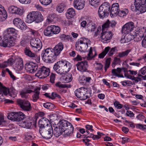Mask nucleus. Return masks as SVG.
I'll use <instances>...</instances> for the list:
<instances>
[{
	"label": "nucleus",
	"mask_w": 146,
	"mask_h": 146,
	"mask_svg": "<svg viewBox=\"0 0 146 146\" xmlns=\"http://www.w3.org/2000/svg\"><path fill=\"white\" fill-rule=\"evenodd\" d=\"M71 67V65L70 62L62 60L57 62L54 65L53 69L57 73L61 75L68 72Z\"/></svg>",
	"instance_id": "nucleus-1"
},
{
	"label": "nucleus",
	"mask_w": 146,
	"mask_h": 146,
	"mask_svg": "<svg viewBox=\"0 0 146 146\" xmlns=\"http://www.w3.org/2000/svg\"><path fill=\"white\" fill-rule=\"evenodd\" d=\"M58 127L63 129L65 135L68 136L73 132L74 127L72 125L66 121L61 120L58 122Z\"/></svg>",
	"instance_id": "nucleus-2"
},
{
	"label": "nucleus",
	"mask_w": 146,
	"mask_h": 146,
	"mask_svg": "<svg viewBox=\"0 0 146 146\" xmlns=\"http://www.w3.org/2000/svg\"><path fill=\"white\" fill-rule=\"evenodd\" d=\"M41 56L45 61H47L49 62H53L57 59L54 52H53L50 48L44 50L42 53Z\"/></svg>",
	"instance_id": "nucleus-3"
},
{
	"label": "nucleus",
	"mask_w": 146,
	"mask_h": 146,
	"mask_svg": "<svg viewBox=\"0 0 146 146\" xmlns=\"http://www.w3.org/2000/svg\"><path fill=\"white\" fill-rule=\"evenodd\" d=\"M78 44H76V49L81 52H84L86 51L88 47V45L90 44L89 39L85 38H80L78 41Z\"/></svg>",
	"instance_id": "nucleus-4"
},
{
	"label": "nucleus",
	"mask_w": 146,
	"mask_h": 146,
	"mask_svg": "<svg viewBox=\"0 0 146 146\" xmlns=\"http://www.w3.org/2000/svg\"><path fill=\"white\" fill-rule=\"evenodd\" d=\"M110 7V3L107 2L104 3L100 6L98 13L100 18H104L108 15Z\"/></svg>",
	"instance_id": "nucleus-5"
},
{
	"label": "nucleus",
	"mask_w": 146,
	"mask_h": 146,
	"mask_svg": "<svg viewBox=\"0 0 146 146\" xmlns=\"http://www.w3.org/2000/svg\"><path fill=\"white\" fill-rule=\"evenodd\" d=\"M39 132L41 135L46 139L50 138L52 136L53 131L51 125L46 126L44 128L39 129Z\"/></svg>",
	"instance_id": "nucleus-6"
},
{
	"label": "nucleus",
	"mask_w": 146,
	"mask_h": 146,
	"mask_svg": "<svg viewBox=\"0 0 146 146\" xmlns=\"http://www.w3.org/2000/svg\"><path fill=\"white\" fill-rule=\"evenodd\" d=\"M50 73L49 68L43 66L38 69L35 75L40 78H44L49 75Z\"/></svg>",
	"instance_id": "nucleus-7"
},
{
	"label": "nucleus",
	"mask_w": 146,
	"mask_h": 146,
	"mask_svg": "<svg viewBox=\"0 0 146 146\" xmlns=\"http://www.w3.org/2000/svg\"><path fill=\"white\" fill-rule=\"evenodd\" d=\"M87 91L86 88L81 87L76 90L75 91V94L76 96L80 100H85L88 97V96L87 95Z\"/></svg>",
	"instance_id": "nucleus-8"
},
{
	"label": "nucleus",
	"mask_w": 146,
	"mask_h": 146,
	"mask_svg": "<svg viewBox=\"0 0 146 146\" xmlns=\"http://www.w3.org/2000/svg\"><path fill=\"white\" fill-rule=\"evenodd\" d=\"M25 117V115L22 112H13L9 114L8 118L11 120L19 121L23 119Z\"/></svg>",
	"instance_id": "nucleus-9"
},
{
	"label": "nucleus",
	"mask_w": 146,
	"mask_h": 146,
	"mask_svg": "<svg viewBox=\"0 0 146 146\" xmlns=\"http://www.w3.org/2000/svg\"><path fill=\"white\" fill-rule=\"evenodd\" d=\"M17 102L18 104L23 110L26 111H31L32 107L30 102L28 101L19 99Z\"/></svg>",
	"instance_id": "nucleus-10"
},
{
	"label": "nucleus",
	"mask_w": 146,
	"mask_h": 146,
	"mask_svg": "<svg viewBox=\"0 0 146 146\" xmlns=\"http://www.w3.org/2000/svg\"><path fill=\"white\" fill-rule=\"evenodd\" d=\"M135 26L134 23L132 22H129L126 23L122 28V32L124 34L129 33L133 30Z\"/></svg>",
	"instance_id": "nucleus-11"
},
{
	"label": "nucleus",
	"mask_w": 146,
	"mask_h": 146,
	"mask_svg": "<svg viewBox=\"0 0 146 146\" xmlns=\"http://www.w3.org/2000/svg\"><path fill=\"white\" fill-rule=\"evenodd\" d=\"M30 44L32 47L36 48L38 50H40L42 46V43L40 39L35 38L31 40Z\"/></svg>",
	"instance_id": "nucleus-12"
},
{
	"label": "nucleus",
	"mask_w": 146,
	"mask_h": 146,
	"mask_svg": "<svg viewBox=\"0 0 146 146\" xmlns=\"http://www.w3.org/2000/svg\"><path fill=\"white\" fill-rule=\"evenodd\" d=\"M112 34L111 31H102L101 35L100 37L103 41L106 43V41L110 40L112 38Z\"/></svg>",
	"instance_id": "nucleus-13"
},
{
	"label": "nucleus",
	"mask_w": 146,
	"mask_h": 146,
	"mask_svg": "<svg viewBox=\"0 0 146 146\" xmlns=\"http://www.w3.org/2000/svg\"><path fill=\"white\" fill-rule=\"evenodd\" d=\"M76 65L77 69L81 72H86L87 70L88 66L87 62L85 60L78 62Z\"/></svg>",
	"instance_id": "nucleus-14"
},
{
	"label": "nucleus",
	"mask_w": 146,
	"mask_h": 146,
	"mask_svg": "<svg viewBox=\"0 0 146 146\" xmlns=\"http://www.w3.org/2000/svg\"><path fill=\"white\" fill-rule=\"evenodd\" d=\"M64 45L62 42H59L57 44L54 48V52L56 58L57 56L60 54L61 52L63 49Z\"/></svg>",
	"instance_id": "nucleus-15"
},
{
	"label": "nucleus",
	"mask_w": 146,
	"mask_h": 146,
	"mask_svg": "<svg viewBox=\"0 0 146 146\" xmlns=\"http://www.w3.org/2000/svg\"><path fill=\"white\" fill-rule=\"evenodd\" d=\"M8 10L10 13L12 14H14L22 15L23 13V11L21 9L14 6L9 7L8 8Z\"/></svg>",
	"instance_id": "nucleus-16"
},
{
	"label": "nucleus",
	"mask_w": 146,
	"mask_h": 146,
	"mask_svg": "<svg viewBox=\"0 0 146 146\" xmlns=\"http://www.w3.org/2000/svg\"><path fill=\"white\" fill-rule=\"evenodd\" d=\"M119 5L117 3H115L113 4L110 11V15L111 17H114L116 16L119 11Z\"/></svg>",
	"instance_id": "nucleus-17"
},
{
	"label": "nucleus",
	"mask_w": 146,
	"mask_h": 146,
	"mask_svg": "<svg viewBox=\"0 0 146 146\" xmlns=\"http://www.w3.org/2000/svg\"><path fill=\"white\" fill-rule=\"evenodd\" d=\"M50 125L48 119L46 118L43 117L40 119L38 121L39 129L44 128L46 126Z\"/></svg>",
	"instance_id": "nucleus-18"
},
{
	"label": "nucleus",
	"mask_w": 146,
	"mask_h": 146,
	"mask_svg": "<svg viewBox=\"0 0 146 146\" xmlns=\"http://www.w3.org/2000/svg\"><path fill=\"white\" fill-rule=\"evenodd\" d=\"M85 2L84 0H74V6L76 9H82L84 7Z\"/></svg>",
	"instance_id": "nucleus-19"
},
{
	"label": "nucleus",
	"mask_w": 146,
	"mask_h": 146,
	"mask_svg": "<svg viewBox=\"0 0 146 146\" xmlns=\"http://www.w3.org/2000/svg\"><path fill=\"white\" fill-rule=\"evenodd\" d=\"M38 68V66L36 65L31 62L26 64L25 66L26 69L31 73L35 72Z\"/></svg>",
	"instance_id": "nucleus-20"
},
{
	"label": "nucleus",
	"mask_w": 146,
	"mask_h": 146,
	"mask_svg": "<svg viewBox=\"0 0 146 146\" xmlns=\"http://www.w3.org/2000/svg\"><path fill=\"white\" fill-rule=\"evenodd\" d=\"M122 70L124 72L126 71V68H118L117 69H113L111 70V73L113 76L119 77H123V75L120 74Z\"/></svg>",
	"instance_id": "nucleus-21"
},
{
	"label": "nucleus",
	"mask_w": 146,
	"mask_h": 146,
	"mask_svg": "<svg viewBox=\"0 0 146 146\" xmlns=\"http://www.w3.org/2000/svg\"><path fill=\"white\" fill-rule=\"evenodd\" d=\"M15 69L18 71L21 70L23 68V62L21 58H17L15 60Z\"/></svg>",
	"instance_id": "nucleus-22"
},
{
	"label": "nucleus",
	"mask_w": 146,
	"mask_h": 146,
	"mask_svg": "<svg viewBox=\"0 0 146 146\" xmlns=\"http://www.w3.org/2000/svg\"><path fill=\"white\" fill-rule=\"evenodd\" d=\"M31 120L29 118L25 121H22L19 123V126L26 128H30L32 125Z\"/></svg>",
	"instance_id": "nucleus-23"
},
{
	"label": "nucleus",
	"mask_w": 146,
	"mask_h": 146,
	"mask_svg": "<svg viewBox=\"0 0 146 146\" xmlns=\"http://www.w3.org/2000/svg\"><path fill=\"white\" fill-rule=\"evenodd\" d=\"M36 11H33L29 13L27 15L26 22L28 23H31L35 21Z\"/></svg>",
	"instance_id": "nucleus-24"
},
{
	"label": "nucleus",
	"mask_w": 146,
	"mask_h": 146,
	"mask_svg": "<svg viewBox=\"0 0 146 146\" xmlns=\"http://www.w3.org/2000/svg\"><path fill=\"white\" fill-rule=\"evenodd\" d=\"M75 15V11L73 8H70L67 10L66 13V16L68 19L73 18Z\"/></svg>",
	"instance_id": "nucleus-25"
},
{
	"label": "nucleus",
	"mask_w": 146,
	"mask_h": 146,
	"mask_svg": "<svg viewBox=\"0 0 146 146\" xmlns=\"http://www.w3.org/2000/svg\"><path fill=\"white\" fill-rule=\"evenodd\" d=\"M96 55L97 53L96 51L93 50L92 47H90L86 57L87 59L88 60H91Z\"/></svg>",
	"instance_id": "nucleus-26"
},
{
	"label": "nucleus",
	"mask_w": 146,
	"mask_h": 146,
	"mask_svg": "<svg viewBox=\"0 0 146 146\" xmlns=\"http://www.w3.org/2000/svg\"><path fill=\"white\" fill-rule=\"evenodd\" d=\"M133 33V34H132V35H139L140 34H141L144 36L146 35V27H143L140 29L137 28Z\"/></svg>",
	"instance_id": "nucleus-27"
},
{
	"label": "nucleus",
	"mask_w": 146,
	"mask_h": 146,
	"mask_svg": "<svg viewBox=\"0 0 146 146\" xmlns=\"http://www.w3.org/2000/svg\"><path fill=\"white\" fill-rule=\"evenodd\" d=\"M91 19L88 17H81L80 21H82L80 23V25L81 27H85L86 24H88L91 21Z\"/></svg>",
	"instance_id": "nucleus-28"
},
{
	"label": "nucleus",
	"mask_w": 146,
	"mask_h": 146,
	"mask_svg": "<svg viewBox=\"0 0 146 146\" xmlns=\"http://www.w3.org/2000/svg\"><path fill=\"white\" fill-rule=\"evenodd\" d=\"M44 35L47 36H51L53 35L51 26L47 27L44 29Z\"/></svg>",
	"instance_id": "nucleus-29"
},
{
	"label": "nucleus",
	"mask_w": 146,
	"mask_h": 146,
	"mask_svg": "<svg viewBox=\"0 0 146 146\" xmlns=\"http://www.w3.org/2000/svg\"><path fill=\"white\" fill-rule=\"evenodd\" d=\"M63 132H64L63 129H60V127L56 126L54 129L53 134L56 137H58Z\"/></svg>",
	"instance_id": "nucleus-30"
},
{
	"label": "nucleus",
	"mask_w": 146,
	"mask_h": 146,
	"mask_svg": "<svg viewBox=\"0 0 146 146\" xmlns=\"http://www.w3.org/2000/svg\"><path fill=\"white\" fill-rule=\"evenodd\" d=\"M40 88L39 87L37 88H36L34 91V94L33 96V101L36 102L37 100L39 98V94H40Z\"/></svg>",
	"instance_id": "nucleus-31"
},
{
	"label": "nucleus",
	"mask_w": 146,
	"mask_h": 146,
	"mask_svg": "<svg viewBox=\"0 0 146 146\" xmlns=\"http://www.w3.org/2000/svg\"><path fill=\"white\" fill-rule=\"evenodd\" d=\"M135 7L136 9L141 13L146 11V3Z\"/></svg>",
	"instance_id": "nucleus-32"
},
{
	"label": "nucleus",
	"mask_w": 146,
	"mask_h": 146,
	"mask_svg": "<svg viewBox=\"0 0 146 146\" xmlns=\"http://www.w3.org/2000/svg\"><path fill=\"white\" fill-rule=\"evenodd\" d=\"M4 37L7 38L8 47H10L14 45L15 44L14 38L12 36H9L8 37Z\"/></svg>",
	"instance_id": "nucleus-33"
},
{
	"label": "nucleus",
	"mask_w": 146,
	"mask_h": 146,
	"mask_svg": "<svg viewBox=\"0 0 146 146\" xmlns=\"http://www.w3.org/2000/svg\"><path fill=\"white\" fill-rule=\"evenodd\" d=\"M72 75L71 74H68L64 76L62 78L63 82L65 83L71 82L72 80Z\"/></svg>",
	"instance_id": "nucleus-34"
},
{
	"label": "nucleus",
	"mask_w": 146,
	"mask_h": 146,
	"mask_svg": "<svg viewBox=\"0 0 146 146\" xmlns=\"http://www.w3.org/2000/svg\"><path fill=\"white\" fill-rule=\"evenodd\" d=\"M15 30L13 28H10L7 29L4 34V37L6 36L8 37V36H11L10 35L13 34L15 33Z\"/></svg>",
	"instance_id": "nucleus-35"
},
{
	"label": "nucleus",
	"mask_w": 146,
	"mask_h": 146,
	"mask_svg": "<svg viewBox=\"0 0 146 146\" xmlns=\"http://www.w3.org/2000/svg\"><path fill=\"white\" fill-rule=\"evenodd\" d=\"M43 17L41 13L39 12L36 11L35 21H36L37 23L40 22L43 20Z\"/></svg>",
	"instance_id": "nucleus-36"
},
{
	"label": "nucleus",
	"mask_w": 146,
	"mask_h": 146,
	"mask_svg": "<svg viewBox=\"0 0 146 146\" xmlns=\"http://www.w3.org/2000/svg\"><path fill=\"white\" fill-rule=\"evenodd\" d=\"M87 27L88 31L92 32L94 31L96 28L95 24L93 23L91 20L88 23V24H87Z\"/></svg>",
	"instance_id": "nucleus-37"
},
{
	"label": "nucleus",
	"mask_w": 146,
	"mask_h": 146,
	"mask_svg": "<svg viewBox=\"0 0 146 146\" xmlns=\"http://www.w3.org/2000/svg\"><path fill=\"white\" fill-rule=\"evenodd\" d=\"M110 49V46L106 47L104 49L103 51L101 53L99 54L98 55V57L100 58H103L107 54Z\"/></svg>",
	"instance_id": "nucleus-38"
},
{
	"label": "nucleus",
	"mask_w": 146,
	"mask_h": 146,
	"mask_svg": "<svg viewBox=\"0 0 146 146\" xmlns=\"http://www.w3.org/2000/svg\"><path fill=\"white\" fill-rule=\"evenodd\" d=\"M25 54L31 57H35L36 54L32 52L28 48H26L24 50Z\"/></svg>",
	"instance_id": "nucleus-39"
},
{
	"label": "nucleus",
	"mask_w": 146,
	"mask_h": 146,
	"mask_svg": "<svg viewBox=\"0 0 146 146\" xmlns=\"http://www.w3.org/2000/svg\"><path fill=\"white\" fill-rule=\"evenodd\" d=\"M52 33H53V35L54 34H58L60 31V27L58 26L55 25H50Z\"/></svg>",
	"instance_id": "nucleus-40"
},
{
	"label": "nucleus",
	"mask_w": 146,
	"mask_h": 146,
	"mask_svg": "<svg viewBox=\"0 0 146 146\" xmlns=\"http://www.w3.org/2000/svg\"><path fill=\"white\" fill-rule=\"evenodd\" d=\"M131 51V50L127 49L123 52H119L118 56L120 58L126 57Z\"/></svg>",
	"instance_id": "nucleus-41"
},
{
	"label": "nucleus",
	"mask_w": 146,
	"mask_h": 146,
	"mask_svg": "<svg viewBox=\"0 0 146 146\" xmlns=\"http://www.w3.org/2000/svg\"><path fill=\"white\" fill-rule=\"evenodd\" d=\"M65 6V4L63 3L58 4L56 7V10L59 13H62L64 10Z\"/></svg>",
	"instance_id": "nucleus-42"
},
{
	"label": "nucleus",
	"mask_w": 146,
	"mask_h": 146,
	"mask_svg": "<svg viewBox=\"0 0 146 146\" xmlns=\"http://www.w3.org/2000/svg\"><path fill=\"white\" fill-rule=\"evenodd\" d=\"M0 91L4 95H6L9 93V89L3 86L2 84L0 82Z\"/></svg>",
	"instance_id": "nucleus-43"
},
{
	"label": "nucleus",
	"mask_w": 146,
	"mask_h": 146,
	"mask_svg": "<svg viewBox=\"0 0 146 146\" xmlns=\"http://www.w3.org/2000/svg\"><path fill=\"white\" fill-rule=\"evenodd\" d=\"M9 93L11 97L14 98L17 96L18 92L13 87H11L9 89Z\"/></svg>",
	"instance_id": "nucleus-44"
},
{
	"label": "nucleus",
	"mask_w": 146,
	"mask_h": 146,
	"mask_svg": "<svg viewBox=\"0 0 146 146\" xmlns=\"http://www.w3.org/2000/svg\"><path fill=\"white\" fill-rule=\"evenodd\" d=\"M5 10L3 7L0 5V21L2 19V17H3V12L5 13ZM5 17H4V19L2 20H4L7 17V15H4Z\"/></svg>",
	"instance_id": "nucleus-45"
},
{
	"label": "nucleus",
	"mask_w": 146,
	"mask_h": 146,
	"mask_svg": "<svg viewBox=\"0 0 146 146\" xmlns=\"http://www.w3.org/2000/svg\"><path fill=\"white\" fill-rule=\"evenodd\" d=\"M128 12V10L125 9L123 10L119 11L117 15L120 17H123L127 15Z\"/></svg>",
	"instance_id": "nucleus-46"
},
{
	"label": "nucleus",
	"mask_w": 146,
	"mask_h": 146,
	"mask_svg": "<svg viewBox=\"0 0 146 146\" xmlns=\"http://www.w3.org/2000/svg\"><path fill=\"white\" fill-rule=\"evenodd\" d=\"M100 2V0H89V4L92 6L95 7Z\"/></svg>",
	"instance_id": "nucleus-47"
},
{
	"label": "nucleus",
	"mask_w": 146,
	"mask_h": 146,
	"mask_svg": "<svg viewBox=\"0 0 146 146\" xmlns=\"http://www.w3.org/2000/svg\"><path fill=\"white\" fill-rule=\"evenodd\" d=\"M17 27L21 30H25L26 29L27 26L25 23L22 20L20 23L18 25Z\"/></svg>",
	"instance_id": "nucleus-48"
},
{
	"label": "nucleus",
	"mask_w": 146,
	"mask_h": 146,
	"mask_svg": "<svg viewBox=\"0 0 146 146\" xmlns=\"http://www.w3.org/2000/svg\"><path fill=\"white\" fill-rule=\"evenodd\" d=\"M126 72V71L124 72V76H125L127 78L130 79L131 80H135V81H136L137 82H138L139 81V80H137V77L135 78L134 77H133L130 75H129V74H128Z\"/></svg>",
	"instance_id": "nucleus-49"
},
{
	"label": "nucleus",
	"mask_w": 146,
	"mask_h": 146,
	"mask_svg": "<svg viewBox=\"0 0 146 146\" xmlns=\"http://www.w3.org/2000/svg\"><path fill=\"white\" fill-rule=\"evenodd\" d=\"M59 38L62 41H65L68 40L70 38L69 35H66L64 34H60L59 36Z\"/></svg>",
	"instance_id": "nucleus-50"
},
{
	"label": "nucleus",
	"mask_w": 146,
	"mask_h": 146,
	"mask_svg": "<svg viewBox=\"0 0 146 146\" xmlns=\"http://www.w3.org/2000/svg\"><path fill=\"white\" fill-rule=\"evenodd\" d=\"M98 135H94L93 134L91 135V137L94 140H96L100 138L102 135H103V134L101 133L100 132H98L97 133Z\"/></svg>",
	"instance_id": "nucleus-51"
},
{
	"label": "nucleus",
	"mask_w": 146,
	"mask_h": 146,
	"mask_svg": "<svg viewBox=\"0 0 146 146\" xmlns=\"http://www.w3.org/2000/svg\"><path fill=\"white\" fill-rule=\"evenodd\" d=\"M146 3V0H135L134 2L135 6L140 5Z\"/></svg>",
	"instance_id": "nucleus-52"
},
{
	"label": "nucleus",
	"mask_w": 146,
	"mask_h": 146,
	"mask_svg": "<svg viewBox=\"0 0 146 146\" xmlns=\"http://www.w3.org/2000/svg\"><path fill=\"white\" fill-rule=\"evenodd\" d=\"M132 34H133V32H131L130 34L129 33L125 34L126 35V37L127 38V41L129 42L131 40L133 39H134V35H132Z\"/></svg>",
	"instance_id": "nucleus-53"
},
{
	"label": "nucleus",
	"mask_w": 146,
	"mask_h": 146,
	"mask_svg": "<svg viewBox=\"0 0 146 146\" xmlns=\"http://www.w3.org/2000/svg\"><path fill=\"white\" fill-rule=\"evenodd\" d=\"M40 3L44 5H48L52 2V0H39Z\"/></svg>",
	"instance_id": "nucleus-54"
},
{
	"label": "nucleus",
	"mask_w": 146,
	"mask_h": 146,
	"mask_svg": "<svg viewBox=\"0 0 146 146\" xmlns=\"http://www.w3.org/2000/svg\"><path fill=\"white\" fill-rule=\"evenodd\" d=\"M135 127L137 129L141 130H144L146 129V125H143L139 123H137L135 124Z\"/></svg>",
	"instance_id": "nucleus-55"
},
{
	"label": "nucleus",
	"mask_w": 146,
	"mask_h": 146,
	"mask_svg": "<svg viewBox=\"0 0 146 146\" xmlns=\"http://www.w3.org/2000/svg\"><path fill=\"white\" fill-rule=\"evenodd\" d=\"M140 34L139 35H134V40L137 42L140 41L142 39L144 36H143V35H142L141 34Z\"/></svg>",
	"instance_id": "nucleus-56"
},
{
	"label": "nucleus",
	"mask_w": 146,
	"mask_h": 146,
	"mask_svg": "<svg viewBox=\"0 0 146 146\" xmlns=\"http://www.w3.org/2000/svg\"><path fill=\"white\" fill-rule=\"evenodd\" d=\"M22 21V20L19 18H15L13 20V23L15 26L17 27Z\"/></svg>",
	"instance_id": "nucleus-57"
},
{
	"label": "nucleus",
	"mask_w": 146,
	"mask_h": 146,
	"mask_svg": "<svg viewBox=\"0 0 146 146\" xmlns=\"http://www.w3.org/2000/svg\"><path fill=\"white\" fill-rule=\"evenodd\" d=\"M110 25V22L109 20H108L106 22L102 25V31H105V30L108 28Z\"/></svg>",
	"instance_id": "nucleus-58"
},
{
	"label": "nucleus",
	"mask_w": 146,
	"mask_h": 146,
	"mask_svg": "<svg viewBox=\"0 0 146 146\" xmlns=\"http://www.w3.org/2000/svg\"><path fill=\"white\" fill-rule=\"evenodd\" d=\"M121 62V60L119 58L115 57L114 58L113 63L112 64L113 67L115 66V64H117Z\"/></svg>",
	"instance_id": "nucleus-59"
},
{
	"label": "nucleus",
	"mask_w": 146,
	"mask_h": 146,
	"mask_svg": "<svg viewBox=\"0 0 146 146\" xmlns=\"http://www.w3.org/2000/svg\"><path fill=\"white\" fill-rule=\"evenodd\" d=\"M44 107L47 109H52L53 105L51 103L47 102L46 103H44L43 104Z\"/></svg>",
	"instance_id": "nucleus-60"
},
{
	"label": "nucleus",
	"mask_w": 146,
	"mask_h": 146,
	"mask_svg": "<svg viewBox=\"0 0 146 146\" xmlns=\"http://www.w3.org/2000/svg\"><path fill=\"white\" fill-rule=\"evenodd\" d=\"M110 63V58L107 59L106 62L105 66L104 67L105 71H106L107 69L109 67Z\"/></svg>",
	"instance_id": "nucleus-61"
},
{
	"label": "nucleus",
	"mask_w": 146,
	"mask_h": 146,
	"mask_svg": "<svg viewBox=\"0 0 146 146\" xmlns=\"http://www.w3.org/2000/svg\"><path fill=\"white\" fill-rule=\"evenodd\" d=\"M117 51V48L116 47L112 48L111 49L110 48L108 55L110 56H112L114 54V52Z\"/></svg>",
	"instance_id": "nucleus-62"
},
{
	"label": "nucleus",
	"mask_w": 146,
	"mask_h": 146,
	"mask_svg": "<svg viewBox=\"0 0 146 146\" xmlns=\"http://www.w3.org/2000/svg\"><path fill=\"white\" fill-rule=\"evenodd\" d=\"M114 105L115 107L117 109H120L123 107V105L120 104L119 102L115 101L114 103Z\"/></svg>",
	"instance_id": "nucleus-63"
},
{
	"label": "nucleus",
	"mask_w": 146,
	"mask_h": 146,
	"mask_svg": "<svg viewBox=\"0 0 146 146\" xmlns=\"http://www.w3.org/2000/svg\"><path fill=\"white\" fill-rule=\"evenodd\" d=\"M55 85L56 87L60 88H64L67 87V86L66 84H62L60 82H58L56 83Z\"/></svg>",
	"instance_id": "nucleus-64"
}]
</instances>
